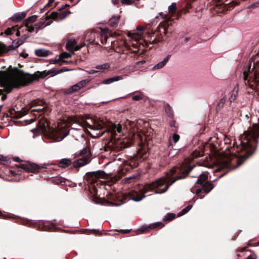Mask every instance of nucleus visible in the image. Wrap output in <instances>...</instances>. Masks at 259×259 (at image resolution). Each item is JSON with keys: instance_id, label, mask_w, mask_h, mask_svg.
I'll return each instance as SVG.
<instances>
[{"instance_id": "55", "label": "nucleus", "mask_w": 259, "mask_h": 259, "mask_svg": "<svg viewBox=\"0 0 259 259\" xmlns=\"http://www.w3.org/2000/svg\"><path fill=\"white\" fill-rule=\"evenodd\" d=\"M131 231V229H120L119 231L122 232L124 233H127Z\"/></svg>"}, {"instance_id": "38", "label": "nucleus", "mask_w": 259, "mask_h": 259, "mask_svg": "<svg viewBox=\"0 0 259 259\" xmlns=\"http://www.w3.org/2000/svg\"><path fill=\"white\" fill-rule=\"evenodd\" d=\"M69 70L68 69H59L58 70H57L56 72H53V73L52 74V76H54L58 74H59L61 72H63V71H68Z\"/></svg>"}, {"instance_id": "19", "label": "nucleus", "mask_w": 259, "mask_h": 259, "mask_svg": "<svg viewBox=\"0 0 259 259\" xmlns=\"http://www.w3.org/2000/svg\"><path fill=\"white\" fill-rule=\"evenodd\" d=\"M234 160V159H231V158L228 157L226 159H224L221 162V167L222 168H226V167H230L231 165L232 160Z\"/></svg>"}, {"instance_id": "63", "label": "nucleus", "mask_w": 259, "mask_h": 259, "mask_svg": "<svg viewBox=\"0 0 259 259\" xmlns=\"http://www.w3.org/2000/svg\"><path fill=\"white\" fill-rule=\"evenodd\" d=\"M0 217H3V218H5V219H6V218H7V217H6V215H4V214H3L2 213V212H1V211H0Z\"/></svg>"}, {"instance_id": "17", "label": "nucleus", "mask_w": 259, "mask_h": 259, "mask_svg": "<svg viewBox=\"0 0 259 259\" xmlns=\"http://www.w3.org/2000/svg\"><path fill=\"white\" fill-rule=\"evenodd\" d=\"M71 163V160L69 158H63L59 161V166L61 167L65 168Z\"/></svg>"}, {"instance_id": "18", "label": "nucleus", "mask_w": 259, "mask_h": 259, "mask_svg": "<svg viewBox=\"0 0 259 259\" xmlns=\"http://www.w3.org/2000/svg\"><path fill=\"white\" fill-rule=\"evenodd\" d=\"M80 87L78 83H76V84L73 85L70 88H69L66 92L65 94H70L73 92H76L80 89Z\"/></svg>"}, {"instance_id": "13", "label": "nucleus", "mask_w": 259, "mask_h": 259, "mask_svg": "<svg viewBox=\"0 0 259 259\" xmlns=\"http://www.w3.org/2000/svg\"><path fill=\"white\" fill-rule=\"evenodd\" d=\"M208 178V172L205 171H203L199 175V177L197 180V183L199 184H202L204 183L205 181Z\"/></svg>"}, {"instance_id": "44", "label": "nucleus", "mask_w": 259, "mask_h": 259, "mask_svg": "<svg viewBox=\"0 0 259 259\" xmlns=\"http://www.w3.org/2000/svg\"><path fill=\"white\" fill-rule=\"evenodd\" d=\"M69 135V132H66L64 133L63 135H62L59 138L60 139L57 140V141H60L63 140L67 136Z\"/></svg>"}, {"instance_id": "23", "label": "nucleus", "mask_w": 259, "mask_h": 259, "mask_svg": "<svg viewBox=\"0 0 259 259\" xmlns=\"http://www.w3.org/2000/svg\"><path fill=\"white\" fill-rule=\"evenodd\" d=\"M80 154L82 157L88 156L89 159H91V153L87 148H84L82 150H81Z\"/></svg>"}, {"instance_id": "49", "label": "nucleus", "mask_w": 259, "mask_h": 259, "mask_svg": "<svg viewBox=\"0 0 259 259\" xmlns=\"http://www.w3.org/2000/svg\"><path fill=\"white\" fill-rule=\"evenodd\" d=\"M246 259H256V256L254 254H250L246 258Z\"/></svg>"}, {"instance_id": "6", "label": "nucleus", "mask_w": 259, "mask_h": 259, "mask_svg": "<svg viewBox=\"0 0 259 259\" xmlns=\"http://www.w3.org/2000/svg\"><path fill=\"white\" fill-rule=\"evenodd\" d=\"M26 15V13L25 12L17 13L11 17V19L13 22H19L23 19L25 17Z\"/></svg>"}, {"instance_id": "27", "label": "nucleus", "mask_w": 259, "mask_h": 259, "mask_svg": "<svg viewBox=\"0 0 259 259\" xmlns=\"http://www.w3.org/2000/svg\"><path fill=\"white\" fill-rule=\"evenodd\" d=\"M69 14H70V12L64 11L62 13L59 14V20H62L65 19Z\"/></svg>"}, {"instance_id": "30", "label": "nucleus", "mask_w": 259, "mask_h": 259, "mask_svg": "<svg viewBox=\"0 0 259 259\" xmlns=\"http://www.w3.org/2000/svg\"><path fill=\"white\" fill-rule=\"evenodd\" d=\"M177 5L176 3H172L168 8L169 12H174L176 11Z\"/></svg>"}, {"instance_id": "51", "label": "nucleus", "mask_w": 259, "mask_h": 259, "mask_svg": "<svg viewBox=\"0 0 259 259\" xmlns=\"http://www.w3.org/2000/svg\"><path fill=\"white\" fill-rule=\"evenodd\" d=\"M243 78L245 80H247L248 78V73L245 71L243 72Z\"/></svg>"}, {"instance_id": "10", "label": "nucleus", "mask_w": 259, "mask_h": 259, "mask_svg": "<svg viewBox=\"0 0 259 259\" xmlns=\"http://www.w3.org/2000/svg\"><path fill=\"white\" fill-rule=\"evenodd\" d=\"M163 226V225L161 222H157L155 224L152 225L151 227L149 226H142L140 229H139L137 230V232H140V233H143L147 230H148L149 228H155L157 227Z\"/></svg>"}, {"instance_id": "4", "label": "nucleus", "mask_w": 259, "mask_h": 259, "mask_svg": "<svg viewBox=\"0 0 259 259\" xmlns=\"http://www.w3.org/2000/svg\"><path fill=\"white\" fill-rule=\"evenodd\" d=\"M91 161V159H89L88 156H83L74 161L73 166L75 168H79L88 164Z\"/></svg>"}, {"instance_id": "20", "label": "nucleus", "mask_w": 259, "mask_h": 259, "mask_svg": "<svg viewBox=\"0 0 259 259\" xmlns=\"http://www.w3.org/2000/svg\"><path fill=\"white\" fill-rule=\"evenodd\" d=\"M37 15H34L30 17H28L24 21V25L25 26H28L30 23H33L35 21L37 18Z\"/></svg>"}, {"instance_id": "7", "label": "nucleus", "mask_w": 259, "mask_h": 259, "mask_svg": "<svg viewBox=\"0 0 259 259\" xmlns=\"http://www.w3.org/2000/svg\"><path fill=\"white\" fill-rule=\"evenodd\" d=\"M123 79V77L121 75L115 76L109 78L104 80L102 82L99 84H109L114 82L121 80Z\"/></svg>"}, {"instance_id": "58", "label": "nucleus", "mask_w": 259, "mask_h": 259, "mask_svg": "<svg viewBox=\"0 0 259 259\" xmlns=\"http://www.w3.org/2000/svg\"><path fill=\"white\" fill-rule=\"evenodd\" d=\"M65 48L66 49V50H68V51H70L72 48L69 45H68V44L66 43V46H65Z\"/></svg>"}, {"instance_id": "56", "label": "nucleus", "mask_w": 259, "mask_h": 259, "mask_svg": "<svg viewBox=\"0 0 259 259\" xmlns=\"http://www.w3.org/2000/svg\"><path fill=\"white\" fill-rule=\"evenodd\" d=\"M81 47H82L81 46H76L74 47V50L73 51L74 52V51H78L81 48Z\"/></svg>"}, {"instance_id": "46", "label": "nucleus", "mask_w": 259, "mask_h": 259, "mask_svg": "<svg viewBox=\"0 0 259 259\" xmlns=\"http://www.w3.org/2000/svg\"><path fill=\"white\" fill-rule=\"evenodd\" d=\"M142 99V97L140 95H136L133 97V100L138 101Z\"/></svg>"}, {"instance_id": "40", "label": "nucleus", "mask_w": 259, "mask_h": 259, "mask_svg": "<svg viewBox=\"0 0 259 259\" xmlns=\"http://www.w3.org/2000/svg\"><path fill=\"white\" fill-rule=\"evenodd\" d=\"M180 139V136L177 134H174L172 136V140L175 143H176Z\"/></svg>"}, {"instance_id": "60", "label": "nucleus", "mask_w": 259, "mask_h": 259, "mask_svg": "<svg viewBox=\"0 0 259 259\" xmlns=\"http://www.w3.org/2000/svg\"><path fill=\"white\" fill-rule=\"evenodd\" d=\"M137 30L138 31H143L144 30V27L142 26H138L137 27Z\"/></svg>"}, {"instance_id": "48", "label": "nucleus", "mask_w": 259, "mask_h": 259, "mask_svg": "<svg viewBox=\"0 0 259 259\" xmlns=\"http://www.w3.org/2000/svg\"><path fill=\"white\" fill-rule=\"evenodd\" d=\"M13 159L14 161L18 162H21L22 161V160H21L19 157H14L13 158Z\"/></svg>"}, {"instance_id": "26", "label": "nucleus", "mask_w": 259, "mask_h": 259, "mask_svg": "<svg viewBox=\"0 0 259 259\" xmlns=\"http://www.w3.org/2000/svg\"><path fill=\"white\" fill-rule=\"evenodd\" d=\"M238 91V85H237V87L234 88V89L233 91V93L231 95V97L229 98V100L230 101V102H234L235 100L236 97L237 95Z\"/></svg>"}, {"instance_id": "9", "label": "nucleus", "mask_w": 259, "mask_h": 259, "mask_svg": "<svg viewBox=\"0 0 259 259\" xmlns=\"http://www.w3.org/2000/svg\"><path fill=\"white\" fill-rule=\"evenodd\" d=\"M24 43V41L21 39H17L13 41L12 44L8 47V50H14Z\"/></svg>"}, {"instance_id": "52", "label": "nucleus", "mask_w": 259, "mask_h": 259, "mask_svg": "<svg viewBox=\"0 0 259 259\" xmlns=\"http://www.w3.org/2000/svg\"><path fill=\"white\" fill-rule=\"evenodd\" d=\"M69 5L67 4H65L64 5H62L61 7L59 8V11H62L63 9H65L66 7H69Z\"/></svg>"}, {"instance_id": "39", "label": "nucleus", "mask_w": 259, "mask_h": 259, "mask_svg": "<svg viewBox=\"0 0 259 259\" xmlns=\"http://www.w3.org/2000/svg\"><path fill=\"white\" fill-rule=\"evenodd\" d=\"M20 167H21V168L23 169L24 170H25V171H32L31 170H30V168L26 165H25V164H21L20 165Z\"/></svg>"}, {"instance_id": "43", "label": "nucleus", "mask_w": 259, "mask_h": 259, "mask_svg": "<svg viewBox=\"0 0 259 259\" xmlns=\"http://www.w3.org/2000/svg\"><path fill=\"white\" fill-rule=\"evenodd\" d=\"M6 47V45L4 43L0 42V54L5 50Z\"/></svg>"}, {"instance_id": "15", "label": "nucleus", "mask_w": 259, "mask_h": 259, "mask_svg": "<svg viewBox=\"0 0 259 259\" xmlns=\"http://www.w3.org/2000/svg\"><path fill=\"white\" fill-rule=\"evenodd\" d=\"M164 108L167 116L169 118H172L174 117V114L171 107L169 105V104L167 103L165 105Z\"/></svg>"}, {"instance_id": "29", "label": "nucleus", "mask_w": 259, "mask_h": 259, "mask_svg": "<svg viewBox=\"0 0 259 259\" xmlns=\"http://www.w3.org/2000/svg\"><path fill=\"white\" fill-rule=\"evenodd\" d=\"M90 80L86 79H83L79 82H78L79 85L80 86V88H83L85 85H87L89 82Z\"/></svg>"}, {"instance_id": "34", "label": "nucleus", "mask_w": 259, "mask_h": 259, "mask_svg": "<svg viewBox=\"0 0 259 259\" xmlns=\"http://www.w3.org/2000/svg\"><path fill=\"white\" fill-rule=\"evenodd\" d=\"M9 112L11 115H13L18 118L23 116L21 113H18L16 115H14V113L16 112L14 109L10 110Z\"/></svg>"}, {"instance_id": "32", "label": "nucleus", "mask_w": 259, "mask_h": 259, "mask_svg": "<svg viewBox=\"0 0 259 259\" xmlns=\"http://www.w3.org/2000/svg\"><path fill=\"white\" fill-rule=\"evenodd\" d=\"M226 101V97L222 98L219 101V102L218 104V107L219 108H221L225 104V103Z\"/></svg>"}, {"instance_id": "62", "label": "nucleus", "mask_w": 259, "mask_h": 259, "mask_svg": "<svg viewBox=\"0 0 259 259\" xmlns=\"http://www.w3.org/2000/svg\"><path fill=\"white\" fill-rule=\"evenodd\" d=\"M190 40V37H185V39H184V42L185 43L187 42L188 41H189Z\"/></svg>"}, {"instance_id": "54", "label": "nucleus", "mask_w": 259, "mask_h": 259, "mask_svg": "<svg viewBox=\"0 0 259 259\" xmlns=\"http://www.w3.org/2000/svg\"><path fill=\"white\" fill-rule=\"evenodd\" d=\"M20 56L23 57L24 58H26L28 56V54L24 53V52H22L20 53Z\"/></svg>"}, {"instance_id": "33", "label": "nucleus", "mask_w": 259, "mask_h": 259, "mask_svg": "<svg viewBox=\"0 0 259 259\" xmlns=\"http://www.w3.org/2000/svg\"><path fill=\"white\" fill-rule=\"evenodd\" d=\"M85 71L89 74H95V73H98V74H100L101 73V71H100V70H94V69H92V70H85Z\"/></svg>"}, {"instance_id": "1", "label": "nucleus", "mask_w": 259, "mask_h": 259, "mask_svg": "<svg viewBox=\"0 0 259 259\" xmlns=\"http://www.w3.org/2000/svg\"><path fill=\"white\" fill-rule=\"evenodd\" d=\"M53 71V69H50L48 71H37L33 74H30L17 68L10 71L1 70L0 86L4 88V91L9 94L14 88L25 87L40 78H45L50 74L52 75Z\"/></svg>"}, {"instance_id": "12", "label": "nucleus", "mask_w": 259, "mask_h": 259, "mask_svg": "<svg viewBox=\"0 0 259 259\" xmlns=\"http://www.w3.org/2000/svg\"><path fill=\"white\" fill-rule=\"evenodd\" d=\"M202 184H203V185H202V189L206 194L210 192L214 187V185L212 183H209L208 182H205L204 183H203Z\"/></svg>"}, {"instance_id": "42", "label": "nucleus", "mask_w": 259, "mask_h": 259, "mask_svg": "<svg viewBox=\"0 0 259 259\" xmlns=\"http://www.w3.org/2000/svg\"><path fill=\"white\" fill-rule=\"evenodd\" d=\"M27 27L26 30L28 31L29 32H32L34 31L35 27V26H26Z\"/></svg>"}, {"instance_id": "21", "label": "nucleus", "mask_w": 259, "mask_h": 259, "mask_svg": "<svg viewBox=\"0 0 259 259\" xmlns=\"http://www.w3.org/2000/svg\"><path fill=\"white\" fill-rule=\"evenodd\" d=\"M104 173H105V172L104 171L97 170V171L87 172L86 173V174L88 175L89 176H91V177H99L102 176L103 174H104Z\"/></svg>"}, {"instance_id": "24", "label": "nucleus", "mask_w": 259, "mask_h": 259, "mask_svg": "<svg viewBox=\"0 0 259 259\" xmlns=\"http://www.w3.org/2000/svg\"><path fill=\"white\" fill-rule=\"evenodd\" d=\"M193 204H190L188 205L187 207L183 209L181 211H180L178 213V217L182 216L186 213H187L192 207Z\"/></svg>"}, {"instance_id": "50", "label": "nucleus", "mask_w": 259, "mask_h": 259, "mask_svg": "<svg viewBox=\"0 0 259 259\" xmlns=\"http://www.w3.org/2000/svg\"><path fill=\"white\" fill-rule=\"evenodd\" d=\"M44 109V108H34L32 110V112H39V111H43Z\"/></svg>"}, {"instance_id": "45", "label": "nucleus", "mask_w": 259, "mask_h": 259, "mask_svg": "<svg viewBox=\"0 0 259 259\" xmlns=\"http://www.w3.org/2000/svg\"><path fill=\"white\" fill-rule=\"evenodd\" d=\"M202 190H203L201 188V189H198L196 191V195H198L199 198H200V199H202L204 197V195H199V194L201 192Z\"/></svg>"}, {"instance_id": "28", "label": "nucleus", "mask_w": 259, "mask_h": 259, "mask_svg": "<svg viewBox=\"0 0 259 259\" xmlns=\"http://www.w3.org/2000/svg\"><path fill=\"white\" fill-rule=\"evenodd\" d=\"M74 54L73 51H72V53L64 52L61 53L59 55V57L61 59L62 58H69L71 57L72 55Z\"/></svg>"}, {"instance_id": "5", "label": "nucleus", "mask_w": 259, "mask_h": 259, "mask_svg": "<svg viewBox=\"0 0 259 259\" xmlns=\"http://www.w3.org/2000/svg\"><path fill=\"white\" fill-rule=\"evenodd\" d=\"M170 57V55H168L167 56H166L162 61L159 62L156 65H155L153 68L152 69L153 70H158L161 68H162L168 62L169 58Z\"/></svg>"}, {"instance_id": "16", "label": "nucleus", "mask_w": 259, "mask_h": 259, "mask_svg": "<svg viewBox=\"0 0 259 259\" xmlns=\"http://www.w3.org/2000/svg\"><path fill=\"white\" fill-rule=\"evenodd\" d=\"M250 113L247 111H241L240 112V116L241 120L246 122H248Z\"/></svg>"}, {"instance_id": "37", "label": "nucleus", "mask_w": 259, "mask_h": 259, "mask_svg": "<svg viewBox=\"0 0 259 259\" xmlns=\"http://www.w3.org/2000/svg\"><path fill=\"white\" fill-rule=\"evenodd\" d=\"M0 161L2 162L3 164H6L8 162V159L7 157L0 155Z\"/></svg>"}, {"instance_id": "35", "label": "nucleus", "mask_w": 259, "mask_h": 259, "mask_svg": "<svg viewBox=\"0 0 259 259\" xmlns=\"http://www.w3.org/2000/svg\"><path fill=\"white\" fill-rule=\"evenodd\" d=\"M259 6V1L255 2L247 7L248 9H254Z\"/></svg>"}, {"instance_id": "14", "label": "nucleus", "mask_w": 259, "mask_h": 259, "mask_svg": "<svg viewBox=\"0 0 259 259\" xmlns=\"http://www.w3.org/2000/svg\"><path fill=\"white\" fill-rule=\"evenodd\" d=\"M58 17H59V13L58 12L54 11L52 12L49 15L46 14L45 16L42 17V19L44 20H48L51 18L53 19H56L57 20H59Z\"/></svg>"}, {"instance_id": "53", "label": "nucleus", "mask_w": 259, "mask_h": 259, "mask_svg": "<svg viewBox=\"0 0 259 259\" xmlns=\"http://www.w3.org/2000/svg\"><path fill=\"white\" fill-rule=\"evenodd\" d=\"M61 60L60 58L59 57V59H55L54 60H52L51 61V62H52L53 64H56L60 60Z\"/></svg>"}, {"instance_id": "25", "label": "nucleus", "mask_w": 259, "mask_h": 259, "mask_svg": "<svg viewBox=\"0 0 259 259\" xmlns=\"http://www.w3.org/2000/svg\"><path fill=\"white\" fill-rule=\"evenodd\" d=\"M110 64H109L108 63H104L103 64L96 65L95 66V68L100 71V70L107 69L109 68H110Z\"/></svg>"}, {"instance_id": "64", "label": "nucleus", "mask_w": 259, "mask_h": 259, "mask_svg": "<svg viewBox=\"0 0 259 259\" xmlns=\"http://www.w3.org/2000/svg\"><path fill=\"white\" fill-rule=\"evenodd\" d=\"M131 178H132V177H127V178L124 179V181H125V182H126L127 181H128L130 179H131Z\"/></svg>"}, {"instance_id": "47", "label": "nucleus", "mask_w": 259, "mask_h": 259, "mask_svg": "<svg viewBox=\"0 0 259 259\" xmlns=\"http://www.w3.org/2000/svg\"><path fill=\"white\" fill-rule=\"evenodd\" d=\"M132 0H121V3L123 4L131 5L132 4Z\"/></svg>"}, {"instance_id": "2", "label": "nucleus", "mask_w": 259, "mask_h": 259, "mask_svg": "<svg viewBox=\"0 0 259 259\" xmlns=\"http://www.w3.org/2000/svg\"><path fill=\"white\" fill-rule=\"evenodd\" d=\"M192 169L193 167L191 166L185 169L181 166L174 167L169 170L167 178L169 181L167 183V180L160 178L152 183L146 184L140 190L141 194H133L130 199L136 202L140 201L146 197L145 194L149 192H152L153 194L164 193L176 181L185 178Z\"/></svg>"}, {"instance_id": "22", "label": "nucleus", "mask_w": 259, "mask_h": 259, "mask_svg": "<svg viewBox=\"0 0 259 259\" xmlns=\"http://www.w3.org/2000/svg\"><path fill=\"white\" fill-rule=\"evenodd\" d=\"M41 19H42V21H40L35 25L36 33H37L39 31V30L42 29L46 27L45 22V21L46 20H44L42 18H41Z\"/></svg>"}, {"instance_id": "31", "label": "nucleus", "mask_w": 259, "mask_h": 259, "mask_svg": "<svg viewBox=\"0 0 259 259\" xmlns=\"http://www.w3.org/2000/svg\"><path fill=\"white\" fill-rule=\"evenodd\" d=\"M113 128L115 132H117V133H120L122 130L121 126L120 125H116L115 124L113 125Z\"/></svg>"}, {"instance_id": "57", "label": "nucleus", "mask_w": 259, "mask_h": 259, "mask_svg": "<svg viewBox=\"0 0 259 259\" xmlns=\"http://www.w3.org/2000/svg\"><path fill=\"white\" fill-rule=\"evenodd\" d=\"M146 62V61L144 60H142L141 61H140L137 63V65H140L141 64H143Z\"/></svg>"}, {"instance_id": "41", "label": "nucleus", "mask_w": 259, "mask_h": 259, "mask_svg": "<svg viewBox=\"0 0 259 259\" xmlns=\"http://www.w3.org/2000/svg\"><path fill=\"white\" fill-rule=\"evenodd\" d=\"M72 48H73L76 44V41L74 39H70L67 42Z\"/></svg>"}, {"instance_id": "3", "label": "nucleus", "mask_w": 259, "mask_h": 259, "mask_svg": "<svg viewBox=\"0 0 259 259\" xmlns=\"http://www.w3.org/2000/svg\"><path fill=\"white\" fill-rule=\"evenodd\" d=\"M258 137L259 124L257 123H254L252 127H249L247 131H244L241 137L240 145L237 147V152H232L234 160L237 163V165L233 168L241 165L245 159L253 154Z\"/></svg>"}, {"instance_id": "8", "label": "nucleus", "mask_w": 259, "mask_h": 259, "mask_svg": "<svg viewBox=\"0 0 259 259\" xmlns=\"http://www.w3.org/2000/svg\"><path fill=\"white\" fill-rule=\"evenodd\" d=\"M52 53L45 49H39L35 50V54L39 57H47L52 54Z\"/></svg>"}, {"instance_id": "61", "label": "nucleus", "mask_w": 259, "mask_h": 259, "mask_svg": "<svg viewBox=\"0 0 259 259\" xmlns=\"http://www.w3.org/2000/svg\"><path fill=\"white\" fill-rule=\"evenodd\" d=\"M170 125L172 127H175L176 126V122L174 121H171L170 122Z\"/></svg>"}, {"instance_id": "36", "label": "nucleus", "mask_w": 259, "mask_h": 259, "mask_svg": "<svg viewBox=\"0 0 259 259\" xmlns=\"http://www.w3.org/2000/svg\"><path fill=\"white\" fill-rule=\"evenodd\" d=\"M175 217V214L174 213H168L167 215H166L165 218L164 220H172L174 219Z\"/></svg>"}, {"instance_id": "11", "label": "nucleus", "mask_w": 259, "mask_h": 259, "mask_svg": "<svg viewBox=\"0 0 259 259\" xmlns=\"http://www.w3.org/2000/svg\"><path fill=\"white\" fill-rule=\"evenodd\" d=\"M120 17L119 15L112 16L109 20V25L113 27H117Z\"/></svg>"}, {"instance_id": "59", "label": "nucleus", "mask_w": 259, "mask_h": 259, "mask_svg": "<svg viewBox=\"0 0 259 259\" xmlns=\"http://www.w3.org/2000/svg\"><path fill=\"white\" fill-rule=\"evenodd\" d=\"M7 96L6 94L3 95L1 98V100L5 101L7 99Z\"/></svg>"}]
</instances>
